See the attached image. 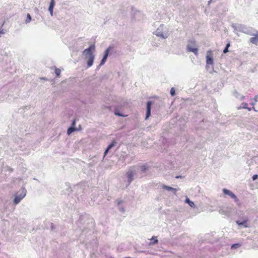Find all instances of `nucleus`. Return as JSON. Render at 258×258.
<instances>
[{
    "label": "nucleus",
    "mask_w": 258,
    "mask_h": 258,
    "mask_svg": "<svg viewBox=\"0 0 258 258\" xmlns=\"http://www.w3.org/2000/svg\"><path fill=\"white\" fill-rule=\"evenodd\" d=\"M95 47L94 44L90 46L88 48L85 49L83 53L85 55L86 58H88L87 63L88 67H90L92 66L94 59V55L93 51L95 50Z\"/></svg>",
    "instance_id": "1"
},
{
    "label": "nucleus",
    "mask_w": 258,
    "mask_h": 258,
    "mask_svg": "<svg viewBox=\"0 0 258 258\" xmlns=\"http://www.w3.org/2000/svg\"><path fill=\"white\" fill-rule=\"evenodd\" d=\"M26 190L24 188L21 189L16 194L14 203L15 205L18 204L26 196Z\"/></svg>",
    "instance_id": "2"
},
{
    "label": "nucleus",
    "mask_w": 258,
    "mask_h": 258,
    "mask_svg": "<svg viewBox=\"0 0 258 258\" xmlns=\"http://www.w3.org/2000/svg\"><path fill=\"white\" fill-rule=\"evenodd\" d=\"M195 41H190L189 42L187 46V49L188 51L194 52L196 55L198 53V49L197 48Z\"/></svg>",
    "instance_id": "3"
},
{
    "label": "nucleus",
    "mask_w": 258,
    "mask_h": 258,
    "mask_svg": "<svg viewBox=\"0 0 258 258\" xmlns=\"http://www.w3.org/2000/svg\"><path fill=\"white\" fill-rule=\"evenodd\" d=\"M223 192L224 194L230 196L232 199H233L235 202L238 203L239 202L238 199L237 197L230 190L224 188Z\"/></svg>",
    "instance_id": "4"
},
{
    "label": "nucleus",
    "mask_w": 258,
    "mask_h": 258,
    "mask_svg": "<svg viewBox=\"0 0 258 258\" xmlns=\"http://www.w3.org/2000/svg\"><path fill=\"white\" fill-rule=\"evenodd\" d=\"M152 102L148 101L147 103V112L145 119H147L151 115Z\"/></svg>",
    "instance_id": "5"
},
{
    "label": "nucleus",
    "mask_w": 258,
    "mask_h": 258,
    "mask_svg": "<svg viewBox=\"0 0 258 258\" xmlns=\"http://www.w3.org/2000/svg\"><path fill=\"white\" fill-rule=\"evenodd\" d=\"M254 37L250 38V42L254 44H257L258 42V31H256L255 33L252 34Z\"/></svg>",
    "instance_id": "6"
},
{
    "label": "nucleus",
    "mask_w": 258,
    "mask_h": 258,
    "mask_svg": "<svg viewBox=\"0 0 258 258\" xmlns=\"http://www.w3.org/2000/svg\"><path fill=\"white\" fill-rule=\"evenodd\" d=\"M109 48H108L107 49H106V50H105V52H104V56L101 61V63L100 64V66L101 65H103L105 62L106 61V59H107V58L108 57V54H109Z\"/></svg>",
    "instance_id": "7"
},
{
    "label": "nucleus",
    "mask_w": 258,
    "mask_h": 258,
    "mask_svg": "<svg viewBox=\"0 0 258 258\" xmlns=\"http://www.w3.org/2000/svg\"><path fill=\"white\" fill-rule=\"evenodd\" d=\"M162 187L163 189H166V190H168V191H173L174 194H175V195H176V191L177 190V189H176V188H174L173 187H170V186H167V185H164V184L162 185Z\"/></svg>",
    "instance_id": "8"
},
{
    "label": "nucleus",
    "mask_w": 258,
    "mask_h": 258,
    "mask_svg": "<svg viewBox=\"0 0 258 258\" xmlns=\"http://www.w3.org/2000/svg\"><path fill=\"white\" fill-rule=\"evenodd\" d=\"M156 35L158 36V37H160L162 38H163V39H165L166 38L168 37V35L167 34H164L162 32H159V29H158L156 31Z\"/></svg>",
    "instance_id": "9"
},
{
    "label": "nucleus",
    "mask_w": 258,
    "mask_h": 258,
    "mask_svg": "<svg viewBox=\"0 0 258 258\" xmlns=\"http://www.w3.org/2000/svg\"><path fill=\"white\" fill-rule=\"evenodd\" d=\"M54 6V0H51L50 5L48 8V11L50 12L51 16L53 15V9Z\"/></svg>",
    "instance_id": "10"
},
{
    "label": "nucleus",
    "mask_w": 258,
    "mask_h": 258,
    "mask_svg": "<svg viewBox=\"0 0 258 258\" xmlns=\"http://www.w3.org/2000/svg\"><path fill=\"white\" fill-rule=\"evenodd\" d=\"M116 142L115 141H113L111 144H110L107 148L106 149V150H105V152H104V154L105 155H106L107 153L108 152V151L111 148H112L113 147H114L115 146V145L116 144Z\"/></svg>",
    "instance_id": "11"
},
{
    "label": "nucleus",
    "mask_w": 258,
    "mask_h": 258,
    "mask_svg": "<svg viewBox=\"0 0 258 258\" xmlns=\"http://www.w3.org/2000/svg\"><path fill=\"white\" fill-rule=\"evenodd\" d=\"M206 60H207V63L208 64H213V59L212 57H211L210 55H207L206 56Z\"/></svg>",
    "instance_id": "12"
},
{
    "label": "nucleus",
    "mask_w": 258,
    "mask_h": 258,
    "mask_svg": "<svg viewBox=\"0 0 258 258\" xmlns=\"http://www.w3.org/2000/svg\"><path fill=\"white\" fill-rule=\"evenodd\" d=\"M77 129H76V128L73 127V126H71L70 127H69L68 129V131H67V134L68 135H70L72 132L75 131H77Z\"/></svg>",
    "instance_id": "13"
},
{
    "label": "nucleus",
    "mask_w": 258,
    "mask_h": 258,
    "mask_svg": "<svg viewBox=\"0 0 258 258\" xmlns=\"http://www.w3.org/2000/svg\"><path fill=\"white\" fill-rule=\"evenodd\" d=\"M247 220H244V221L242 222H239V221H237V223L239 225H243L245 227H247L248 226L246 225Z\"/></svg>",
    "instance_id": "14"
},
{
    "label": "nucleus",
    "mask_w": 258,
    "mask_h": 258,
    "mask_svg": "<svg viewBox=\"0 0 258 258\" xmlns=\"http://www.w3.org/2000/svg\"><path fill=\"white\" fill-rule=\"evenodd\" d=\"M31 21V17L29 13L27 14V18L25 21L26 23H29Z\"/></svg>",
    "instance_id": "15"
},
{
    "label": "nucleus",
    "mask_w": 258,
    "mask_h": 258,
    "mask_svg": "<svg viewBox=\"0 0 258 258\" xmlns=\"http://www.w3.org/2000/svg\"><path fill=\"white\" fill-rule=\"evenodd\" d=\"M151 240L152 241L150 242V243L152 244H156L158 242V240L156 237H153L151 239Z\"/></svg>",
    "instance_id": "16"
},
{
    "label": "nucleus",
    "mask_w": 258,
    "mask_h": 258,
    "mask_svg": "<svg viewBox=\"0 0 258 258\" xmlns=\"http://www.w3.org/2000/svg\"><path fill=\"white\" fill-rule=\"evenodd\" d=\"M230 43H228L226 44V46L223 50V52L224 53H226L228 52V48L230 47Z\"/></svg>",
    "instance_id": "17"
},
{
    "label": "nucleus",
    "mask_w": 258,
    "mask_h": 258,
    "mask_svg": "<svg viewBox=\"0 0 258 258\" xmlns=\"http://www.w3.org/2000/svg\"><path fill=\"white\" fill-rule=\"evenodd\" d=\"M60 70L59 69L56 68L55 70V74L57 77H58L60 74Z\"/></svg>",
    "instance_id": "18"
},
{
    "label": "nucleus",
    "mask_w": 258,
    "mask_h": 258,
    "mask_svg": "<svg viewBox=\"0 0 258 258\" xmlns=\"http://www.w3.org/2000/svg\"><path fill=\"white\" fill-rule=\"evenodd\" d=\"M186 202L188 203L189 206L191 207H193L195 206L194 203L193 202L190 201L188 199L186 200Z\"/></svg>",
    "instance_id": "19"
},
{
    "label": "nucleus",
    "mask_w": 258,
    "mask_h": 258,
    "mask_svg": "<svg viewBox=\"0 0 258 258\" xmlns=\"http://www.w3.org/2000/svg\"><path fill=\"white\" fill-rule=\"evenodd\" d=\"M114 113L115 115H117L118 116H126L127 115H125L124 114L120 113L117 110H115Z\"/></svg>",
    "instance_id": "20"
},
{
    "label": "nucleus",
    "mask_w": 258,
    "mask_h": 258,
    "mask_svg": "<svg viewBox=\"0 0 258 258\" xmlns=\"http://www.w3.org/2000/svg\"><path fill=\"white\" fill-rule=\"evenodd\" d=\"M170 94L171 95L173 96L175 94V90L174 88H171L170 90Z\"/></svg>",
    "instance_id": "21"
},
{
    "label": "nucleus",
    "mask_w": 258,
    "mask_h": 258,
    "mask_svg": "<svg viewBox=\"0 0 258 258\" xmlns=\"http://www.w3.org/2000/svg\"><path fill=\"white\" fill-rule=\"evenodd\" d=\"M136 15L139 18H140L142 17L143 14L141 12L138 11L136 13Z\"/></svg>",
    "instance_id": "22"
},
{
    "label": "nucleus",
    "mask_w": 258,
    "mask_h": 258,
    "mask_svg": "<svg viewBox=\"0 0 258 258\" xmlns=\"http://www.w3.org/2000/svg\"><path fill=\"white\" fill-rule=\"evenodd\" d=\"M241 105L242 106V108L244 109L248 108V104L247 103H242Z\"/></svg>",
    "instance_id": "23"
},
{
    "label": "nucleus",
    "mask_w": 258,
    "mask_h": 258,
    "mask_svg": "<svg viewBox=\"0 0 258 258\" xmlns=\"http://www.w3.org/2000/svg\"><path fill=\"white\" fill-rule=\"evenodd\" d=\"M240 245L239 243L234 244L232 245L231 247L234 248H237L239 247Z\"/></svg>",
    "instance_id": "24"
},
{
    "label": "nucleus",
    "mask_w": 258,
    "mask_h": 258,
    "mask_svg": "<svg viewBox=\"0 0 258 258\" xmlns=\"http://www.w3.org/2000/svg\"><path fill=\"white\" fill-rule=\"evenodd\" d=\"M257 177H258V175H256V174H255V175H254L252 176V179H253V180H255L257 178Z\"/></svg>",
    "instance_id": "25"
},
{
    "label": "nucleus",
    "mask_w": 258,
    "mask_h": 258,
    "mask_svg": "<svg viewBox=\"0 0 258 258\" xmlns=\"http://www.w3.org/2000/svg\"><path fill=\"white\" fill-rule=\"evenodd\" d=\"M75 123H76V120L74 119L72 123V126L74 127L75 126Z\"/></svg>",
    "instance_id": "26"
},
{
    "label": "nucleus",
    "mask_w": 258,
    "mask_h": 258,
    "mask_svg": "<svg viewBox=\"0 0 258 258\" xmlns=\"http://www.w3.org/2000/svg\"><path fill=\"white\" fill-rule=\"evenodd\" d=\"M251 105H252V109L254 110V111H256V110H255V108L254 107V103H252L251 104Z\"/></svg>",
    "instance_id": "27"
},
{
    "label": "nucleus",
    "mask_w": 258,
    "mask_h": 258,
    "mask_svg": "<svg viewBox=\"0 0 258 258\" xmlns=\"http://www.w3.org/2000/svg\"><path fill=\"white\" fill-rule=\"evenodd\" d=\"M142 170L145 171L146 169V168H145V166H144L142 167Z\"/></svg>",
    "instance_id": "28"
},
{
    "label": "nucleus",
    "mask_w": 258,
    "mask_h": 258,
    "mask_svg": "<svg viewBox=\"0 0 258 258\" xmlns=\"http://www.w3.org/2000/svg\"><path fill=\"white\" fill-rule=\"evenodd\" d=\"M248 111H251V109H252V108H249V107H248V108H246Z\"/></svg>",
    "instance_id": "29"
},
{
    "label": "nucleus",
    "mask_w": 258,
    "mask_h": 258,
    "mask_svg": "<svg viewBox=\"0 0 258 258\" xmlns=\"http://www.w3.org/2000/svg\"><path fill=\"white\" fill-rule=\"evenodd\" d=\"M1 33L4 34V32H3V31H0V34H1Z\"/></svg>",
    "instance_id": "30"
},
{
    "label": "nucleus",
    "mask_w": 258,
    "mask_h": 258,
    "mask_svg": "<svg viewBox=\"0 0 258 258\" xmlns=\"http://www.w3.org/2000/svg\"><path fill=\"white\" fill-rule=\"evenodd\" d=\"M127 176L129 177V174L128 173H126Z\"/></svg>",
    "instance_id": "31"
},
{
    "label": "nucleus",
    "mask_w": 258,
    "mask_h": 258,
    "mask_svg": "<svg viewBox=\"0 0 258 258\" xmlns=\"http://www.w3.org/2000/svg\"><path fill=\"white\" fill-rule=\"evenodd\" d=\"M130 177H131V175H130ZM131 180L130 179V181H131Z\"/></svg>",
    "instance_id": "32"
}]
</instances>
